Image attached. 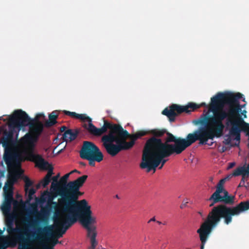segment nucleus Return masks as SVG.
Wrapping results in <instances>:
<instances>
[{"mask_svg":"<svg viewBox=\"0 0 249 249\" xmlns=\"http://www.w3.org/2000/svg\"><path fill=\"white\" fill-rule=\"evenodd\" d=\"M197 140L201 145L206 144L208 141L199 128L193 133L188 134L186 139L176 137L170 133H167L164 142L161 139L150 138L144 145L140 167L147 169L149 172L152 170L155 171L161 163L159 167L160 169L167 160L164 158L174 154H180Z\"/></svg>","mask_w":249,"mask_h":249,"instance_id":"nucleus-1","label":"nucleus"},{"mask_svg":"<svg viewBox=\"0 0 249 249\" xmlns=\"http://www.w3.org/2000/svg\"><path fill=\"white\" fill-rule=\"evenodd\" d=\"M79 184L78 182L68 183L62 190L61 198L58 200L62 214L60 218L54 220V226L62 235L77 221V218L82 225L87 215L96 218L92 215L91 206L86 199L78 201L79 197L84 194L79 191Z\"/></svg>","mask_w":249,"mask_h":249,"instance_id":"nucleus-2","label":"nucleus"},{"mask_svg":"<svg viewBox=\"0 0 249 249\" xmlns=\"http://www.w3.org/2000/svg\"><path fill=\"white\" fill-rule=\"evenodd\" d=\"M28 115L24 111L19 109L15 110L9 120V130L3 131V136L1 139V143L5 148L4 160L8 167L20 165L22 158L20 154L14 150L11 146L14 144V135L15 128L20 130L27 126Z\"/></svg>","mask_w":249,"mask_h":249,"instance_id":"nucleus-3","label":"nucleus"},{"mask_svg":"<svg viewBox=\"0 0 249 249\" xmlns=\"http://www.w3.org/2000/svg\"><path fill=\"white\" fill-rule=\"evenodd\" d=\"M115 130L111 143L109 155L112 157L116 156L120 151L131 148L135 141L142 136L147 134H151L156 139H161L165 134L169 133L165 129H153L148 131L140 130L135 134H130L126 130H124L119 124H115Z\"/></svg>","mask_w":249,"mask_h":249,"instance_id":"nucleus-4","label":"nucleus"},{"mask_svg":"<svg viewBox=\"0 0 249 249\" xmlns=\"http://www.w3.org/2000/svg\"><path fill=\"white\" fill-rule=\"evenodd\" d=\"M64 113L71 118L81 120L82 122H88L89 124H84L83 125V127L86 129L89 132L95 136H100L103 134L106 133L108 130L107 134L104 135L101 138V142L103 143V146L106 149L107 153L109 154L110 148L114 130H115V124L109 122L107 120L104 121V124L101 128H97L92 123L91 119L87 116L85 114H77L75 112H71L67 110H64Z\"/></svg>","mask_w":249,"mask_h":249,"instance_id":"nucleus-5","label":"nucleus"},{"mask_svg":"<svg viewBox=\"0 0 249 249\" xmlns=\"http://www.w3.org/2000/svg\"><path fill=\"white\" fill-rule=\"evenodd\" d=\"M249 209V201H242L234 207H229L224 204L214 206L208 215L217 225L221 219L226 225L230 224L232 216L238 215L243 212Z\"/></svg>","mask_w":249,"mask_h":249,"instance_id":"nucleus-6","label":"nucleus"},{"mask_svg":"<svg viewBox=\"0 0 249 249\" xmlns=\"http://www.w3.org/2000/svg\"><path fill=\"white\" fill-rule=\"evenodd\" d=\"M42 113L36 115V118L31 119L28 116L27 126H29V132L27 133L19 140L16 141L18 145L22 148L33 149L35 143L37 142L42 134L44 125L42 122L38 120L40 117H44Z\"/></svg>","mask_w":249,"mask_h":249,"instance_id":"nucleus-7","label":"nucleus"},{"mask_svg":"<svg viewBox=\"0 0 249 249\" xmlns=\"http://www.w3.org/2000/svg\"><path fill=\"white\" fill-rule=\"evenodd\" d=\"M200 106L195 103H190L188 105L182 106L177 104H172L169 107H166L162 114L166 116L170 122H174L176 117L183 112L189 113L199 108Z\"/></svg>","mask_w":249,"mask_h":249,"instance_id":"nucleus-8","label":"nucleus"},{"mask_svg":"<svg viewBox=\"0 0 249 249\" xmlns=\"http://www.w3.org/2000/svg\"><path fill=\"white\" fill-rule=\"evenodd\" d=\"M96 223V218H92L89 215H87L82 222V226L87 231V237L89 239L91 244L88 249H105L101 246L96 249L98 244L96 239L97 235Z\"/></svg>","mask_w":249,"mask_h":249,"instance_id":"nucleus-9","label":"nucleus"},{"mask_svg":"<svg viewBox=\"0 0 249 249\" xmlns=\"http://www.w3.org/2000/svg\"><path fill=\"white\" fill-rule=\"evenodd\" d=\"M34 160L36 162L37 166L41 169L48 170V173L44 178L38 183L36 187L38 189L41 186L44 188L46 187L51 180V177L53 174V168L51 166L48 162L46 161L40 155H34L33 156Z\"/></svg>","mask_w":249,"mask_h":249,"instance_id":"nucleus-10","label":"nucleus"},{"mask_svg":"<svg viewBox=\"0 0 249 249\" xmlns=\"http://www.w3.org/2000/svg\"><path fill=\"white\" fill-rule=\"evenodd\" d=\"M217 225V224L207 215L206 220L201 224L200 228L197 230L201 242L200 249H204L209 235Z\"/></svg>","mask_w":249,"mask_h":249,"instance_id":"nucleus-11","label":"nucleus"},{"mask_svg":"<svg viewBox=\"0 0 249 249\" xmlns=\"http://www.w3.org/2000/svg\"><path fill=\"white\" fill-rule=\"evenodd\" d=\"M99 147L93 142L85 141L80 151V156L83 159L103 155Z\"/></svg>","mask_w":249,"mask_h":249,"instance_id":"nucleus-12","label":"nucleus"},{"mask_svg":"<svg viewBox=\"0 0 249 249\" xmlns=\"http://www.w3.org/2000/svg\"><path fill=\"white\" fill-rule=\"evenodd\" d=\"M70 175H71V173L66 174L64 176H63L60 179V181H59L61 183L63 184L62 187L61 188V189L59 190V195L61 197V194L62 193V190H63L64 187H65L68 183H69L71 182H78L79 183H80L79 184H81L80 186H79V191L80 192V188H81L84 185V183H85V182L86 181V180L88 178V176L87 175H83L81 177L78 178L77 179H76L75 180H74L73 181H71L67 183V181Z\"/></svg>","mask_w":249,"mask_h":249,"instance_id":"nucleus-13","label":"nucleus"},{"mask_svg":"<svg viewBox=\"0 0 249 249\" xmlns=\"http://www.w3.org/2000/svg\"><path fill=\"white\" fill-rule=\"evenodd\" d=\"M232 176L237 177L239 176H244L249 177V163L246 165L239 166L233 172Z\"/></svg>","mask_w":249,"mask_h":249,"instance_id":"nucleus-14","label":"nucleus"},{"mask_svg":"<svg viewBox=\"0 0 249 249\" xmlns=\"http://www.w3.org/2000/svg\"><path fill=\"white\" fill-rule=\"evenodd\" d=\"M38 221L46 223L47 222V218L45 212L39 213L38 215L37 219L36 220H30L29 219H27L25 220V223L28 226L35 228Z\"/></svg>","mask_w":249,"mask_h":249,"instance_id":"nucleus-15","label":"nucleus"},{"mask_svg":"<svg viewBox=\"0 0 249 249\" xmlns=\"http://www.w3.org/2000/svg\"><path fill=\"white\" fill-rule=\"evenodd\" d=\"M222 193H223V194H224L223 196H221L220 195V194L221 193H218L217 194L216 193H213L212 195V196L209 198V201H212V203L210 205V207L213 206L214 205V204L219 202V201H220L219 200L223 199V198H225L226 196H229V193L228 192V191L225 190L224 189V191H223Z\"/></svg>","mask_w":249,"mask_h":249,"instance_id":"nucleus-16","label":"nucleus"},{"mask_svg":"<svg viewBox=\"0 0 249 249\" xmlns=\"http://www.w3.org/2000/svg\"><path fill=\"white\" fill-rule=\"evenodd\" d=\"M78 134V131L77 130L73 131L71 129H68L63 134L62 139L63 141L66 142H71L77 138Z\"/></svg>","mask_w":249,"mask_h":249,"instance_id":"nucleus-17","label":"nucleus"},{"mask_svg":"<svg viewBox=\"0 0 249 249\" xmlns=\"http://www.w3.org/2000/svg\"><path fill=\"white\" fill-rule=\"evenodd\" d=\"M58 116L57 110H54L49 115V121L46 122L45 126L51 127L54 125L56 123V119Z\"/></svg>","mask_w":249,"mask_h":249,"instance_id":"nucleus-18","label":"nucleus"},{"mask_svg":"<svg viewBox=\"0 0 249 249\" xmlns=\"http://www.w3.org/2000/svg\"><path fill=\"white\" fill-rule=\"evenodd\" d=\"M4 194L5 199L9 201L5 204L4 207L9 209L10 207L11 202L13 200V190H7V189H6V191L4 192Z\"/></svg>","mask_w":249,"mask_h":249,"instance_id":"nucleus-19","label":"nucleus"},{"mask_svg":"<svg viewBox=\"0 0 249 249\" xmlns=\"http://www.w3.org/2000/svg\"><path fill=\"white\" fill-rule=\"evenodd\" d=\"M7 231L9 234L14 233H20L22 231L20 228H13V224L12 221L7 222Z\"/></svg>","mask_w":249,"mask_h":249,"instance_id":"nucleus-20","label":"nucleus"},{"mask_svg":"<svg viewBox=\"0 0 249 249\" xmlns=\"http://www.w3.org/2000/svg\"><path fill=\"white\" fill-rule=\"evenodd\" d=\"M229 178V177H226L220 180L216 186V190L214 193H216V194L218 193H222L224 191V184L226 181Z\"/></svg>","mask_w":249,"mask_h":249,"instance_id":"nucleus-21","label":"nucleus"},{"mask_svg":"<svg viewBox=\"0 0 249 249\" xmlns=\"http://www.w3.org/2000/svg\"><path fill=\"white\" fill-rule=\"evenodd\" d=\"M103 159H104V155H103L96 156V157H92V158L86 159L85 160H89V165L90 166H94L95 165V161L100 162L103 160Z\"/></svg>","mask_w":249,"mask_h":249,"instance_id":"nucleus-22","label":"nucleus"},{"mask_svg":"<svg viewBox=\"0 0 249 249\" xmlns=\"http://www.w3.org/2000/svg\"><path fill=\"white\" fill-rule=\"evenodd\" d=\"M234 196H229L219 200V202H223L224 203L223 204L225 205H226V204L232 205L234 203Z\"/></svg>","mask_w":249,"mask_h":249,"instance_id":"nucleus-23","label":"nucleus"},{"mask_svg":"<svg viewBox=\"0 0 249 249\" xmlns=\"http://www.w3.org/2000/svg\"><path fill=\"white\" fill-rule=\"evenodd\" d=\"M24 180L25 182V191L27 193L28 190V188L29 187L33 185V182L30 179V178L27 177H25L24 178Z\"/></svg>","mask_w":249,"mask_h":249,"instance_id":"nucleus-24","label":"nucleus"},{"mask_svg":"<svg viewBox=\"0 0 249 249\" xmlns=\"http://www.w3.org/2000/svg\"><path fill=\"white\" fill-rule=\"evenodd\" d=\"M13 182H11L10 181V179L9 180H7L5 182V185L3 187V192L6 191V189L7 190H13V186L14 185Z\"/></svg>","mask_w":249,"mask_h":249,"instance_id":"nucleus-25","label":"nucleus"},{"mask_svg":"<svg viewBox=\"0 0 249 249\" xmlns=\"http://www.w3.org/2000/svg\"><path fill=\"white\" fill-rule=\"evenodd\" d=\"M28 197L29 199H31L32 198V196L34 195L36 193V190L34 188H31L30 189H28Z\"/></svg>","mask_w":249,"mask_h":249,"instance_id":"nucleus-26","label":"nucleus"},{"mask_svg":"<svg viewBox=\"0 0 249 249\" xmlns=\"http://www.w3.org/2000/svg\"><path fill=\"white\" fill-rule=\"evenodd\" d=\"M10 179V181L12 182H13V183H15V182H16L17 180V178L15 175H10L7 180H9Z\"/></svg>","mask_w":249,"mask_h":249,"instance_id":"nucleus-27","label":"nucleus"},{"mask_svg":"<svg viewBox=\"0 0 249 249\" xmlns=\"http://www.w3.org/2000/svg\"><path fill=\"white\" fill-rule=\"evenodd\" d=\"M61 183L59 182H53V181L51 184V187L53 189L58 188L60 185Z\"/></svg>","mask_w":249,"mask_h":249,"instance_id":"nucleus-28","label":"nucleus"},{"mask_svg":"<svg viewBox=\"0 0 249 249\" xmlns=\"http://www.w3.org/2000/svg\"><path fill=\"white\" fill-rule=\"evenodd\" d=\"M223 143L226 145H231V146H233V145L231 144V139L230 137H228L227 139L224 140L223 142Z\"/></svg>","mask_w":249,"mask_h":249,"instance_id":"nucleus-29","label":"nucleus"},{"mask_svg":"<svg viewBox=\"0 0 249 249\" xmlns=\"http://www.w3.org/2000/svg\"><path fill=\"white\" fill-rule=\"evenodd\" d=\"M62 236L63 235L55 229V235L53 236L55 237L56 239H58L62 237Z\"/></svg>","mask_w":249,"mask_h":249,"instance_id":"nucleus-30","label":"nucleus"},{"mask_svg":"<svg viewBox=\"0 0 249 249\" xmlns=\"http://www.w3.org/2000/svg\"><path fill=\"white\" fill-rule=\"evenodd\" d=\"M18 239H19V241L22 242H24V243H26L27 242V240L26 239H25L23 237V235L20 234L18 236Z\"/></svg>","mask_w":249,"mask_h":249,"instance_id":"nucleus-31","label":"nucleus"},{"mask_svg":"<svg viewBox=\"0 0 249 249\" xmlns=\"http://www.w3.org/2000/svg\"><path fill=\"white\" fill-rule=\"evenodd\" d=\"M247 111L246 110H242L241 111V112H240V115L242 116L243 115V119H245V118H247Z\"/></svg>","mask_w":249,"mask_h":249,"instance_id":"nucleus-32","label":"nucleus"},{"mask_svg":"<svg viewBox=\"0 0 249 249\" xmlns=\"http://www.w3.org/2000/svg\"><path fill=\"white\" fill-rule=\"evenodd\" d=\"M52 239L53 240V242L52 244L53 247L55 246L56 244L59 243V241L58 240V239H56L55 237H54L53 236H52Z\"/></svg>","mask_w":249,"mask_h":249,"instance_id":"nucleus-33","label":"nucleus"},{"mask_svg":"<svg viewBox=\"0 0 249 249\" xmlns=\"http://www.w3.org/2000/svg\"><path fill=\"white\" fill-rule=\"evenodd\" d=\"M249 177H246L244 176H242V179L241 180V183H245L246 181H247L248 178Z\"/></svg>","mask_w":249,"mask_h":249,"instance_id":"nucleus-34","label":"nucleus"},{"mask_svg":"<svg viewBox=\"0 0 249 249\" xmlns=\"http://www.w3.org/2000/svg\"><path fill=\"white\" fill-rule=\"evenodd\" d=\"M59 177V174H58L57 176H55L53 177L52 178L53 181V182H58V179Z\"/></svg>","mask_w":249,"mask_h":249,"instance_id":"nucleus-35","label":"nucleus"},{"mask_svg":"<svg viewBox=\"0 0 249 249\" xmlns=\"http://www.w3.org/2000/svg\"><path fill=\"white\" fill-rule=\"evenodd\" d=\"M227 148L226 146H223L220 149H219V151L221 152V153H223L225 151H226L227 150Z\"/></svg>","mask_w":249,"mask_h":249,"instance_id":"nucleus-36","label":"nucleus"},{"mask_svg":"<svg viewBox=\"0 0 249 249\" xmlns=\"http://www.w3.org/2000/svg\"><path fill=\"white\" fill-rule=\"evenodd\" d=\"M6 248V246L5 245V244L0 242V249H5Z\"/></svg>","mask_w":249,"mask_h":249,"instance_id":"nucleus-37","label":"nucleus"},{"mask_svg":"<svg viewBox=\"0 0 249 249\" xmlns=\"http://www.w3.org/2000/svg\"><path fill=\"white\" fill-rule=\"evenodd\" d=\"M66 127L65 126H63L61 127V128L60 129V131L61 132H65V131H66Z\"/></svg>","mask_w":249,"mask_h":249,"instance_id":"nucleus-38","label":"nucleus"},{"mask_svg":"<svg viewBox=\"0 0 249 249\" xmlns=\"http://www.w3.org/2000/svg\"><path fill=\"white\" fill-rule=\"evenodd\" d=\"M234 165H235V163L234 162H231V163H230L229 165V166H228V169H231V168H232Z\"/></svg>","mask_w":249,"mask_h":249,"instance_id":"nucleus-39","label":"nucleus"},{"mask_svg":"<svg viewBox=\"0 0 249 249\" xmlns=\"http://www.w3.org/2000/svg\"><path fill=\"white\" fill-rule=\"evenodd\" d=\"M156 218L155 217H152V218H151L148 221V223H150L151 222H156Z\"/></svg>","mask_w":249,"mask_h":249,"instance_id":"nucleus-40","label":"nucleus"},{"mask_svg":"<svg viewBox=\"0 0 249 249\" xmlns=\"http://www.w3.org/2000/svg\"><path fill=\"white\" fill-rule=\"evenodd\" d=\"M213 177H212V176H211L209 178V181L211 182L212 183H213Z\"/></svg>","mask_w":249,"mask_h":249,"instance_id":"nucleus-41","label":"nucleus"},{"mask_svg":"<svg viewBox=\"0 0 249 249\" xmlns=\"http://www.w3.org/2000/svg\"><path fill=\"white\" fill-rule=\"evenodd\" d=\"M74 172H77V173H78L79 174H80V173H81L79 171H77V170H76V169H75V170H73V171H71L70 173H71V174H72V173H74Z\"/></svg>","mask_w":249,"mask_h":249,"instance_id":"nucleus-42","label":"nucleus"},{"mask_svg":"<svg viewBox=\"0 0 249 249\" xmlns=\"http://www.w3.org/2000/svg\"><path fill=\"white\" fill-rule=\"evenodd\" d=\"M243 186H245V183H241V181L239 184L238 187H243Z\"/></svg>","mask_w":249,"mask_h":249,"instance_id":"nucleus-43","label":"nucleus"},{"mask_svg":"<svg viewBox=\"0 0 249 249\" xmlns=\"http://www.w3.org/2000/svg\"><path fill=\"white\" fill-rule=\"evenodd\" d=\"M22 246L24 249H27L29 247L28 245L26 244H24Z\"/></svg>","mask_w":249,"mask_h":249,"instance_id":"nucleus-44","label":"nucleus"},{"mask_svg":"<svg viewBox=\"0 0 249 249\" xmlns=\"http://www.w3.org/2000/svg\"><path fill=\"white\" fill-rule=\"evenodd\" d=\"M80 164L82 165V166H84L86 165V164L85 163H84V162H80Z\"/></svg>","mask_w":249,"mask_h":249,"instance_id":"nucleus-45","label":"nucleus"},{"mask_svg":"<svg viewBox=\"0 0 249 249\" xmlns=\"http://www.w3.org/2000/svg\"><path fill=\"white\" fill-rule=\"evenodd\" d=\"M156 222L160 225L162 224V222L160 221H156Z\"/></svg>","mask_w":249,"mask_h":249,"instance_id":"nucleus-46","label":"nucleus"},{"mask_svg":"<svg viewBox=\"0 0 249 249\" xmlns=\"http://www.w3.org/2000/svg\"><path fill=\"white\" fill-rule=\"evenodd\" d=\"M115 197H116V198H118V199H119V198H119V196H118V195H116L115 196Z\"/></svg>","mask_w":249,"mask_h":249,"instance_id":"nucleus-47","label":"nucleus"},{"mask_svg":"<svg viewBox=\"0 0 249 249\" xmlns=\"http://www.w3.org/2000/svg\"><path fill=\"white\" fill-rule=\"evenodd\" d=\"M198 213H199V214L201 216H202V215H202V212H199Z\"/></svg>","mask_w":249,"mask_h":249,"instance_id":"nucleus-48","label":"nucleus"},{"mask_svg":"<svg viewBox=\"0 0 249 249\" xmlns=\"http://www.w3.org/2000/svg\"><path fill=\"white\" fill-rule=\"evenodd\" d=\"M2 231L0 230V235L1 234H2Z\"/></svg>","mask_w":249,"mask_h":249,"instance_id":"nucleus-49","label":"nucleus"},{"mask_svg":"<svg viewBox=\"0 0 249 249\" xmlns=\"http://www.w3.org/2000/svg\"><path fill=\"white\" fill-rule=\"evenodd\" d=\"M201 106H205V103H202Z\"/></svg>","mask_w":249,"mask_h":249,"instance_id":"nucleus-50","label":"nucleus"},{"mask_svg":"<svg viewBox=\"0 0 249 249\" xmlns=\"http://www.w3.org/2000/svg\"><path fill=\"white\" fill-rule=\"evenodd\" d=\"M53 203L55 204V205H56V204H57L56 202H53Z\"/></svg>","mask_w":249,"mask_h":249,"instance_id":"nucleus-51","label":"nucleus"},{"mask_svg":"<svg viewBox=\"0 0 249 249\" xmlns=\"http://www.w3.org/2000/svg\"><path fill=\"white\" fill-rule=\"evenodd\" d=\"M183 208V206L181 205V206H180V208H181V209H182Z\"/></svg>","mask_w":249,"mask_h":249,"instance_id":"nucleus-52","label":"nucleus"},{"mask_svg":"<svg viewBox=\"0 0 249 249\" xmlns=\"http://www.w3.org/2000/svg\"><path fill=\"white\" fill-rule=\"evenodd\" d=\"M2 118V117H0V120H1Z\"/></svg>","mask_w":249,"mask_h":249,"instance_id":"nucleus-53","label":"nucleus"},{"mask_svg":"<svg viewBox=\"0 0 249 249\" xmlns=\"http://www.w3.org/2000/svg\"><path fill=\"white\" fill-rule=\"evenodd\" d=\"M243 101L245 102V98H244V99H243Z\"/></svg>","mask_w":249,"mask_h":249,"instance_id":"nucleus-54","label":"nucleus"},{"mask_svg":"<svg viewBox=\"0 0 249 249\" xmlns=\"http://www.w3.org/2000/svg\"><path fill=\"white\" fill-rule=\"evenodd\" d=\"M213 142H212L211 144H209V145H212Z\"/></svg>","mask_w":249,"mask_h":249,"instance_id":"nucleus-55","label":"nucleus"},{"mask_svg":"<svg viewBox=\"0 0 249 249\" xmlns=\"http://www.w3.org/2000/svg\"><path fill=\"white\" fill-rule=\"evenodd\" d=\"M248 146L249 147V144H248Z\"/></svg>","mask_w":249,"mask_h":249,"instance_id":"nucleus-56","label":"nucleus"}]
</instances>
